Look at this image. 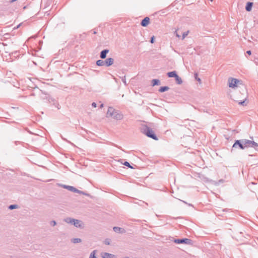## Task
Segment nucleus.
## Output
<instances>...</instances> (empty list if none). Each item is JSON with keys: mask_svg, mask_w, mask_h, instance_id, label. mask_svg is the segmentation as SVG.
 Instances as JSON below:
<instances>
[{"mask_svg": "<svg viewBox=\"0 0 258 258\" xmlns=\"http://www.w3.org/2000/svg\"><path fill=\"white\" fill-rule=\"evenodd\" d=\"M59 185L65 189H68L70 191H71V190L72 188V186H70V185H67L61 184H59Z\"/></svg>", "mask_w": 258, "mask_h": 258, "instance_id": "obj_18", "label": "nucleus"}, {"mask_svg": "<svg viewBox=\"0 0 258 258\" xmlns=\"http://www.w3.org/2000/svg\"><path fill=\"white\" fill-rule=\"evenodd\" d=\"M71 191L72 192H75V193H78V194L82 193L81 190L78 189L77 188H75L74 186H72V188Z\"/></svg>", "mask_w": 258, "mask_h": 258, "instance_id": "obj_20", "label": "nucleus"}, {"mask_svg": "<svg viewBox=\"0 0 258 258\" xmlns=\"http://www.w3.org/2000/svg\"><path fill=\"white\" fill-rule=\"evenodd\" d=\"M246 100V98H245V99H244L242 101H240L239 102V104L241 105H242V106H245L246 105V103H245V100Z\"/></svg>", "mask_w": 258, "mask_h": 258, "instance_id": "obj_26", "label": "nucleus"}, {"mask_svg": "<svg viewBox=\"0 0 258 258\" xmlns=\"http://www.w3.org/2000/svg\"><path fill=\"white\" fill-rule=\"evenodd\" d=\"M169 89V87L168 86H162L159 88V91L160 92H164L166 91H168Z\"/></svg>", "mask_w": 258, "mask_h": 258, "instance_id": "obj_14", "label": "nucleus"}, {"mask_svg": "<svg viewBox=\"0 0 258 258\" xmlns=\"http://www.w3.org/2000/svg\"><path fill=\"white\" fill-rule=\"evenodd\" d=\"M81 192L82 193H79V194L83 195H85V196H88V197L90 196V195L89 194L86 193L84 191H81Z\"/></svg>", "mask_w": 258, "mask_h": 258, "instance_id": "obj_30", "label": "nucleus"}, {"mask_svg": "<svg viewBox=\"0 0 258 258\" xmlns=\"http://www.w3.org/2000/svg\"><path fill=\"white\" fill-rule=\"evenodd\" d=\"M240 81L235 78H229L228 80L229 87L230 88H234L237 86V84Z\"/></svg>", "mask_w": 258, "mask_h": 258, "instance_id": "obj_6", "label": "nucleus"}, {"mask_svg": "<svg viewBox=\"0 0 258 258\" xmlns=\"http://www.w3.org/2000/svg\"><path fill=\"white\" fill-rule=\"evenodd\" d=\"M167 75L169 78H175L178 75L176 71H172L167 73Z\"/></svg>", "mask_w": 258, "mask_h": 258, "instance_id": "obj_13", "label": "nucleus"}, {"mask_svg": "<svg viewBox=\"0 0 258 258\" xmlns=\"http://www.w3.org/2000/svg\"><path fill=\"white\" fill-rule=\"evenodd\" d=\"M50 225L52 226H54L56 225V222L54 220H52L50 222Z\"/></svg>", "mask_w": 258, "mask_h": 258, "instance_id": "obj_28", "label": "nucleus"}, {"mask_svg": "<svg viewBox=\"0 0 258 258\" xmlns=\"http://www.w3.org/2000/svg\"><path fill=\"white\" fill-rule=\"evenodd\" d=\"M21 24H19L18 25H17V27H15L14 29H18V28H19V27H20V26H21Z\"/></svg>", "mask_w": 258, "mask_h": 258, "instance_id": "obj_36", "label": "nucleus"}, {"mask_svg": "<svg viewBox=\"0 0 258 258\" xmlns=\"http://www.w3.org/2000/svg\"><path fill=\"white\" fill-rule=\"evenodd\" d=\"M258 147V144L253 141L247 139H241L235 140L233 144L231 152L234 149H239L240 150H244L246 148H253L256 149Z\"/></svg>", "mask_w": 258, "mask_h": 258, "instance_id": "obj_1", "label": "nucleus"}, {"mask_svg": "<svg viewBox=\"0 0 258 258\" xmlns=\"http://www.w3.org/2000/svg\"><path fill=\"white\" fill-rule=\"evenodd\" d=\"M104 243L106 245H109L110 244V239L108 238L105 239Z\"/></svg>", "mask_w": 258, "mask_h": 258, "instance_id": "obj_25", "label": "nucleus"}, {"mask_svg": "<svg viewBox=\"0 0 258 258\" xmlns=\"http://www.w3.org/2000/svg\"><path fill=\"white\" fill-rule=\"evenodd\" d=\"M102 257L103 258H115V256L108 252H104L102 254Z\"/></svg>", "mask_w": 258, "mask_h": 258, "instance_id": "obj_11", "label": "nucleus"}, {"mask_svg": "<svg viewBox=\"0 0 258 258\" xmlns=\"http://www.w3.org/2000/svg\"><path fill=\"white\" fill-rule=\"evenodd\" d=\"M114 62V59L112 58H107L104 60L105 66L106 67H109L113 64Z\"/></svg>", "mask_w": 258, "mask_h": 258, "instance_id": "obj_8", "label": "nucleus"}, {"mask_svg": "<svg viewBox=\"0 0 258 258\" xmlns=\"http://www.w3.org/2000/svg\"><path fill=\"white\" fill-rule=\"evenodd\" d=\"M140 129L141 133L145 135L148 138H151L156 141L158 140L154 132L148 125L145 124H142Z\"/></svg>", "mask_w": 258, "mask_h": 258, "instance_id": "obj_2", "label": "nucleus"}, {"mask_svg": "<svg viewBox=\"0 0 258 258\" xmlns=\"http://www.w3.org/2000/svg\"><path fill=\"white\" fill-rule=\"evenodd\" d=\"M17 0H11V3H13V2H15V1H16Z\"/></svg>", "mask_w": 258, "mask_h": 258, "instance_id": "obj_38", "label": "nucleus"}, {"mask_svg": "<svg viewBox=\"0 0 258 258\" xmlns=\"http://www.w3.org/2000/svg\"><path fill=\"white\" fill-rule=\"evenodd\" d=\"M109 49H105L102 50L100 53V57L101 59H104L106 57L107 54L109 52Z\"/></svg>", "mask_w": 258, "mask_h": 258, "instance_id": "obj_10", "label": "nucleus"}, {"mask_svg": "<svg viewBox=\"0 0 258 258\" xmlns=\"http://www.w3.org/2000/svg\"><path fill=\"white\" fill-rule=\"evenodd\" d=\"M154 41H155V37L154 36H152L151 39H150V42L151 43H154Z\"/></svg>", "mask_w": 258, "mask_h": 258, "instance_id": "obj_29", "label": "nucleus"}, {"mask_svg": "<svg viewBox=\"0 0 258 258\" xmlns=\"http://www.w3.org/2000/svg\"><path fill=\"white\" fill-rule=\"evenodd\" d=\"M223 180L222 179H221L219 181V182H223Z\"/></svg>", "mask_w": 258, "mask_h": 258, "instance_id": "obj_39", "label": "nucleus"}, {"mask_svg": "<svg viewBox=\"0 0 258 258\" xmlns=\"http://www.w3.org/2000/svg\"><path fill=\"white\" fill-rule=\"evenodd\" d=\"M257 240H258V237H257Z\"/></svg>", "mask_w": 258, "mask_h": 258, "instance_id": "obj_41", "label": "nucleus"}, {"mask_svg": "<svg viewBox=\"0 0 258 258\" xmlns=\"http://www.w3.org/2000/svg\"><path fill=\"white\" fill-rule=\"evenodd\" d=\"M96 64L98 66H105L104 60L102 59H99L96 61Z\"/></svg>", "mask_w": 258, "mask_h": 258, "instance_id": "obj_16", "label": "nucleus"}, {"mask_svg": "<svg viewBox=\"0 0 258 258\" xmlns=\"http://www.w3.org/2000/svg\"><path fill=\"white\" fill-rule=\"evenodd\" d=\"M195 79L198 81L200 84L202 82L201 79L198 77V74L197 73H195L194 74Z\"/></svg>", "mask_w": 258, "mask_h": 258, "instance_id": "obj_21", "label": "nucleus"}, {"mask_svg": "<svg viewBox=\"0 0 258 258\" xmlns=\"http://www.w3.org/2000/svg\"><path fill=\"white\" fill-rule=\"evenodd\" d=\"M64 221L67 223L73 225L77 228H83L84 223L83 222L79 220L75 219L72 218H67L64 219Z\"/></svg>", "mask_w": 258, "mask_h": 258, "instance_id": "obj_4", "label": "nucleus"}, {"mask_svg": "<svg viewBox=\"0 0 258 258\" xmlns=\"http://www.w3.org/2000/svg\"><path fill=\"white\" fill-rule=\"evenodd\" d=\"M160 84V81L158 79H153L152 81V85L153 86L159 85Z\"/></svg>", "mask_w": 258, "mask_h": 258, "instance_id": "obj_15", "label": "nucleus"}, {"mask_svg": "<svg viewBox=\"0 0 258 258\" xmlns=\"http://www.w3.org/2000/svg\"><path fill=\"white\" fill-rule=\"evenodd\" d=\"M176 83L177 84L180 85L182 83V80L181 78H180L178 75L175 78Z\"/></svg>", "mask_w": 258, "mask_h": 258, "instance_id": "obj_17", "label": "nucleus"}, {"mask_svg": "<svg viewBox=\"0 0 258 258\" xmlns=\"http://www.w3.org/2000/svg\"><path fill=\"white\" fill-rule=\"evenodd\" d=\"M112 145H113V146H115V147H117V148H118L119 149H120L121 148L120 147H118L117 145H115L114 144H113V143L112 144Z\"/></svg>", "mask_w": 258, "mask_h": 258, "instance_id": "obj_35", "label": "nucleus"}, {"mask_svg": "<svg viewBox=\"0 0 258 258\" xmlns=\"http://www.w3.org/2000/svg\"><path fill=\"white\" fill-rule=\"evenodd\" d=\"M113 229L115 232L117 233H124L125 232L124 229L119 227H114Z\"/></svg>", "mask_w": 258, "mask_h": 258, "instance_id": "obj_9", "label": "nucleus"}, {"mask_svg": "<svg viewBox=\"0 0 258 258\" xmlns=\"http://www.w3.org/2000/svg\"><path fill=\"white\" fill-rule=\"evenodd\" d=\"M175 33H176V36L177 37H180V35H178V34H177V31H175Z\"/></svg>", "mask_w": 258, "mask_h": 258, "instance_id": "obj_37", "label": "nucleus"}, {"mask_svg": "<svg viewBox=\"0 0 258 258\" xmlns=\"http://www.w3.org/2000/svg\"><path fill=\"white\" fill-rule=\"evenodd\" d=\"M246 53L248 55H250L251 54V51L250 50H247Z\"/></svg>", "mask_w": 258, "mask_h": 258, "instance_id": "obj_34", "label": "nucleus"}, {"mask_svg": "<svg viewBox=\"0 0 258 258\" xmlns=\"http://www.w3.org/2000/svg\"><path fill=\"white\" fill-rule=\"evenodd\" d=\"M173 241L177 244H186L191 245L192 241L188 238H184L182 239H175Z\"/></svg>", "mask_w": 258, "mask_h": 258, "instance_id": "obj_5", "label": "nucleus"}, {"mask_svg": "<svg viewBox=\"0 0 258 258\" xmlns=\"http://www.w3.org/2000/svg\"><path fill=\"white\" fill-rule=\"evenodd\" d=\"M92 106L93 107H96V106H97L96 103L95 102H93L92 103Z\"/></svg>", "mask_w": 258, "mask_h": 258, "instance_id": "obj_33", "label": "nucleus"}, {"mask_svg": "<svg viewBox=\"0 0 258 258\" xmlns=\"http://www.w3.org/2000/svg\"><path fill=\"white\" fill-rule=\"evenodd\" d=\"M122 81L124 83L125 85H126L125 77H123L121 79Z\"/></svg>", "mask_w": 258, "mask_h": 258, "instance_id": "obj_32", "label": "nucleus"}, {"mask_svg": "<svg viewBox=\"0 0 258 258\" xmlns=\"http://www.w3.org/2000/svg\"><path fill=\"white\" fill-rule=\"evenodd\" d=\"M103 104H101L100 105V108L103 107Z\"/></svg>", "mask_w": 258, "mask_h": 258, "instance_id": "obj_40", "label": "nucleus"}, {"mask_svg": "<svg viewBox=\"0 0 258 258\" xmlns=\"http://www.w3.org/2000/svg\"><path fill=\"white\" fill-rule=\"evenodd\" d=\"M123 165H124V166H127L128 167V168H131V169H134V168L131 165V164H130V163H128V162L127 161H125L124 163H122Z\"/></svg>", "mask_w": 258, "mask_h": 258, "instance_id": "obj_23", "label": "nucleus"}, {"mask_svg": "<svg viewBox=\"0 0 258 258\" xmlns=\"http://www.w3.org/2000/svg\"><path fill=\"white\" fill-rule=\"evenodd\" d=\"M96 252V250H93L90 253V256H89V258H97L96 256H95Z\"/></svg>", "mask_w": 258, "mask_h": 258, "instance_id": "obj_22", "label": "nucleus"}, {"mask_svg": "<svg viewBox=\"0 0 258 258\" xmlns=\"http://www.w3.org/2000/svg\"><path fill=\"white\" fill-rule=\"evenodd\" d=\"M53 105L55 106V107L57 108V109H60V106L59 105V104L58 102H56L54 103Z\"/></svg>", "mask_w": 258, "mask_h": 258, "instance_id": "obj_27", "label": "nucleus"}, {"mask_svg": "<svg viewBox=\"0 0 258 258\" xmlns=\"http://www.w3.org/2000/svg\"><path fill=\"white\" fill-rule=\"evenodd\" d=\"M106 117H111L116 120H121L123 115L120 111L115 109L112 107H109L106 113Z\"/></svg>", "mask_w": 258, "mask_h": 258, "instance_id": "obj_3", "label": "nucleus"}, {"mask_svg": "<svg viewBox=\"0 0 258 258\" xmlns=\"http://www.w3.org/2000/svg\"><path fill=\"white\" fill-rule=\"evenodd\" d=\"M71 241L73 243H77L81 242L82 241V240H81V239L79 238H73L71 239Z\"/></svg>", "mask_w": 258, "mask_h": 258, "instance_id": "obj_19", "label": "nucleus"}, {"mask_svg": "<svg viewBox=\"0 0 258 258\" xmlns=\"http://www.w3.org/2000/svg\"><path fill=\"white\" fill-rule=\"evenodd\" d=\"M253 6V3L252 2H247L246 5L245 6V10L247 12H250L251 11L252 7Z\"/></svg>", "mask_w": 258, "mask_h": 258, "instance_id": "obj_12", "label": "nucleus"}, {"mask_svg": "<svg viewBox=\"0 0 258 258\" xmlns=\"http://www.w3.org/2000/svg\"><path fill=\"white\" fill-rule=\"evenodd\" d=\"M18 206L17 205H11L9 206V209L10 210H14L18 208Z\"/></svg>", "mask_w": 258, "mask_h": 258, "instance_id": "obj_24", "label": "nucleus"}, {"mask_svg": "<svg viewBox=\"0 0 258 258\" xmlns=\"http://www.w3.org/2000/svg\"><path fill=\"white\" fill-rule=\"evenodd\" d=\"M188 33V31H187L186 32H184V33H183V34H182V39H183L185 37V36L187 35Z\"/></svg>", "mask_w": 258, "mask_h": 258, "instance_id": "obj_31", "label": "nucleus"}, {"mask_svg": "<svg viewBox=\"0 0 258 258\" xmlns=\"http://www.w3.org/2000/svg\"><path fill=\"white\" fill-rule=\"evenodd\" d=\"M150 23V18L148 17L144 18L141 22V25L143 27L147 26Z\"/></svg>", "mask_w": 258, "mask_h": 258, "instance_id": "obj_7", "label": "nucleus"}]
</instances>
